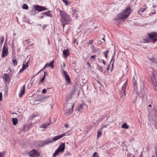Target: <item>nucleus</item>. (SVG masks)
<instances>
[{"mask_svg": "<svg viewBox=\"0 0 157 157\" xmlns=\"http://www.w3.org/2000/svg\"><path fill=\"white\" fill-rule=\"evenodd\" d=\"M87 64L89 67H91L90 63L89 62H87Z\"/></svg>", "mask_w": 157, "mask_h": 157, "instance_id": "49", "label": "nucleus"}, {"mask_svg": "<svg viewBox=\"0 0 157 157\" xmlns=\"http://www.w3.org/2000/svg\"><path fill=\"white\" fill-rule=\"evenodd\" d=\"M42 92L43 93H45L46 92V90L45 89H43L42 90Z\"/></svg>", "mask_w": 157, "mask_h": 157, "instance_id": "46", "label": "nucleus"}, {"mask_svg": "<svg viewBox=\"0 0 157 157\" xmlns=\"http://www.w3.org/2000/svg\"><path fill=\"white\" fill-rule=\"evenodd\" d=\"M2 100V92L0 93V101Z\"/></svg>", "mask_w": 157, "mask_h": 157, "instance_id": "45", "label": "nucleus"}, {"mask_svg": "<svg viewBox=\"0 0 157 157\" xmlns=\"http://www.w3.org/2000/svg\"><path fill=\"white\" fill-rule=\"evenodd\" d=\"M28 62H26L25 64H23L22 66V67H23L24 69H25L27 67L29 66V65L28 64Z\"/></svg>", "mask_w": 157, "mask_h": 157, "instance_id": "29", "label": "nucleus"}, {"mask_svg": "<svg viewBox=\"0 0 157 157\" xmlns=\"http://www.w3.org/2000/svg\"><path fill=\"white\" fill-rule=\"evenodd\" d=\"M142 155V152H141V154L139 156V157H141Z\"/></svg>", "mask_w": 157, "mask_h": 157, "instance_id": "62", "label": "nucleus"}, {"mask_svg": "<svg viewBox=\"0 0 157 157\" xmlns=\"http://www.w3.org/2000/svg\"><path fill=\"white\" fill-rule=\"evenodd\" d=\"M69 154H70V153H67L66 154H65V155H66V156H68V155H69Z\"/></svg>", "mask_w": 157, "mask_h": 157, "instance_id": "61", "label": "nucleus"}, {"mask_svg": "<svg viewBox=\"0 0 157 157\" xmlns=\"http://www.w3.org/2000/svg\"><path fill=\"white\" fill-rule=\"evenodd\" d=\"M86 106V105L84 103L79 104L77 105L76 110L78 112V113L79 114L81 113L83 110V108Z\"/></svg>", "mask_w": 157, "mask_h": 157, "instance_id": "7", "label": "nucleus"}, {"mask_svg": "<svg viewBox=\"0 0 157 157\" xmlns=\"http://www.w3.org/2000/svg\"><path fill=\"white\" fill-rule=\"evenodd\" d=\"M121 127L122 128L125 129H128L129 128L128 125L126 123H123Z\"/></svg>", "mask_w": 157, "mask_h": 157, "instance_id": "24", "label": "nucleus"}, {"mask_svg": "<svg viewBox=\"0 0 157 157\" xmlns=\"http://www.w3.org/2000/svg\"><path fill=\"white\" fill-rule=\"evenodd\" d=\"M41 14L44 15V14L46 15V16L50 17L51 15V11H47L46 12H45L44 13H41Z\"/></svg>", "mask_w": 157, "mask_h": 157, "instance_id": "22", "label": "nucleus"}, {"mask_svg": "<svg viewBox=\"0 0 157 157\" xmlns=\"http://www.w3.org/2000/svg\"><path fill=\"white\" fill-rule=\"evenodd\" d=\"M73 17H74L76 18H77L78 16V13H77V12H75L73 14Z\"/></svg>", "mask_w": 157, "mask_h": 157, "instance_id": "31", "label": "nucleus"}, {"mask_svg": "<svg viewBox=\"0 0 157 157\" xmlns=\"http://www.w3.org/2000/svg\"><path fill=\"white\" fill-rule=\"evenodd\" d=\"M52 143V141L49 138L47 139L46 140L43 141H41L40 142V145L41 146H43L45 145L48 144L50 143Z\"/></svg>", "mask_w": 157, "mask_h": 157, "instance_id": "12", "label": "nucleus"}, {"mask_svg": "<svg viewBox=\"0 0 157 157\" xmlns=\"http://www.w3.org/2000/svg\"><path fill=\"white\" fill-rule=\"evenodd\" d=\"M28 6L26 4H24L22 6V8L23 9L27 10L28 9Z\"/></svg>", "mask_w": 157, "mask_h": 157, "instance_id": "27", "label": "nucleus"}, {"mask_svg": "<svg viewBox=\"0 0 157 157\" xmlns=\"http://www.w3.org/2000/svg\"><path fill=\"white\" fill-rule=\"evenodd\" d=\"M93 40H89V42L87 43L88 44H90L91 45H93Z\"/></svg>", "mask_w": 157, "mask_h": 157, "instance_id": "39", "label": "nucleus"}, {"mask_svg": "<svg viewBox=\"0 0 157 157\" xmlns=\"http://www.w3.org/2000/svg\"><path fill=\"white\" fill-rule=\"evenodd\" d=\"M115 53H114V54L112 56V58L111 59V60L113 61V63L115 61L114 57V55H115Z\"/></svg>", "mask_w": 157, "mask_h": 157, "instance_id": "37", "label": "nucleus"}, {"mask_svg": "<svg viewBox=\"0 0 157 157\" xmlns=\"http://www.w3.org/2000/svg\"><path fill=\"white\" fill-rule=\"evenodd\" d=\"M152 76L154 78L155 76V74H154L153 73H152Z\"/></svg>", "mask_w": 157, "mask_h": 157, "instance_id": "58", "label": "nucleus"}, {"mask_svg": "<svg viewBox=\"0 0 157 157\" xmlns=\"http://www.w3.org/2000/svg\"><path fill=\"white\" fill-rule=\"evenodd\" d=\"M50 125V123H46L44 124H43L40 127V128H47V127Z\"/></svg>", "mask_w": 157, "mask_h": 157, "instance_id": "26", "label": "nucleus"}, {"mask_svg": "<svg viewBox=\"0 0 157 157\" xmlns=\"http://www.w3.org/2000/svg\"><path fill=\"white\" fill-rule=\"evenodd\" d=\"M25 86L24 85L21 88V90L20 94H19V97H21L25 93Z\"/></svg>", "mask_w": 157, "mask_h": 157, "instance_id": "14", "label": "nucleus"}, {"mask_svg": "<svg viewBox=\"0 0 157 157\" xmlns=\"http://www.w3.org/2000/svg\"><path fill=\"white\" fill-rule=\"evenodd\" d=\"M102 131V128H100L98 130L97 133V138H99L101 135Z\"/></svg>", "mask_w": 157, "mask_h": 157, "instance_id": "18", "label": "nucleus"}, {"mask_svg": "<svg viewBox=\"0 0 157 157\" xmlns=\"http://www.w3.org/2000/svg\"><path fill=\"white\" fill-rule=\"evenodd\" d=\"M63 67H65V63H64V62L63 63Z\"/></svg>", "mask_w": 157, "mask_h": 157, "instance_id": "56", "label": "nucleus"}, {"mask_svg": "<svg viewBox=\"0 0 157 157\" xmlns=\"http://www.w3.org/2000/svg\"><path fill=\"white\" fill-rule=\"evenodd\" d=\"M4 37L3 36H2L1 37V43H0L1 45H2V43L4 41Z\"/></svg>", "mask_w": 157, "mask_h": 157, "instance_id": "34", "label": "nucleus"}, {"mask_svg": "<svg viewBox=\"0 0 157 157\" xmlns=\"http://www.w3.org/2000/svg\"><path fill=\"white\" fill-rule=\"evenodd\" d=\"M59 10L61 17V24H62L63 28H64L65 25L70 21V18L65 11L59 9Z\"/></svg>", "mask_w": 157, "mask_h": 157, "instance_id": "1", "label": "nucleus"}, {"mask_svg": "<svg viewBox=\"0 0 157 157\" xmlns=\"http://www.w3.org/2000/svg\"><path fill=\"white\" fill-rule=\"evenodd\" d=\"M127 84V80L125 83L124 84V85H126Z\"/></svg>", "mask_w": 157, "mask_h": 157, "instance_id": "57", "label": "nucleus"}, {"mask_svg": "<svg viewBox=\"0 0 157 157\" xmlns=\"http://www.w3.org/2000/svg\"><path fill=\"white\" fill-rule=\"evenodd\" d=\"M107 126H108V125L107 124L103 125H102L101 127V128H102V129L103 128H106L107 127Z\"/></svg>", "mask_w": 157, "mask_h": 157, "instance_id": "44", "label": "nucleus"}, {"mask_svg": "<svg viewBox=\"0 0 157 157\" xmlns=\"http://www.w3.org/2000/svg\"><path fill=\"white\" fill-rule=\"evenodd\" d=\"M13 42H14V40H13V43L11 45L12 47V48H13L14 47V45L13 44Z\"/></svg>", "mask_w": 157, "mask_h": 157, "instance_id": "52", "label": "nucleus"}, {"mask_svg": "<svg viewBox=\"0 0 157 157\" xmlns=\"http://www.w3.org/2000/svg\"><path fill=\"white\" fill-rule=\"evenodd\" d=\"M132 82L133 86H134V87L135 89L136 90L137 89V83L136 82V79L135 78V76H134L133 79H132Z\"/></svg>", "mask_w": 157, "mask_h": 157, "instance_id": "17", "label": "nucleus"}, {"mask_svg": "<svg viewBox=\"0 0 157 157\" xmlns=\"http://www.w3.org/2000/svg\"><path fill=\"white\" fill-rule=\"evenodd\" d=\"M149 38L151 40L153 41L154 43L155 42L157 41V33L155 32H154L148 34Z\"/></svg>", "mask_w": 157, "mask_h": 157, "instance_id": "4", "label": "nucleus"}, {"mask_svg": "<svg viewBox=\"0 0 157 157\" xmlns=\"http://www.w3.org/2000/svg\"><path fill=\"white\" fill-rule=\"evenodd\" d=\"M12 62L13 64H14V66H15L17 65V62L16 59H14L12 60Z\"/></svg>", "mask_w": 157, "mask_h": 157, "instance_id": "30", "label": "nucleus"}, {"mask_svg": "<svg viewBox=\"0 0 157 157\" xmlns=\"http://www.w3.org/2000/svg\"><path fill=\"white\" fill-rule=\"evenodd\" d=\"M101 60H102V63H103V64L104 65H105L106 64V63L105 62V61L104 60H103V59H101Z\"/></svg>", "mask_w": 157, "mask_h": 157, "instance_id": "51", "label": "nucleus"}, {"mask_svg": "<svg viewBox=\"0 0 157 157\" xmlns=\"http://www.w3.org/2000/svg\"><path fill=\"white\" fill-rule=\"evenodd\" d=\"M65 149V143H63L60 144L58 148L55 151L54 153L53 154V157H56V156L60 153H63L64 152Z\"/></svg>", "mask_w": 157, "mask_h": 157, "instance_id": "3", "label": "nucleus"}, {"mask_svg": "<svg viewBox=\"0 0 157 157\" xmlns=\"http://www.w3.org/2000/svg\"><path fill=\"white\" fill-rule=\"evenodd\" d=\"M110 67V64H109L108 65V67L107 68V70L109 71V70Z\"/></svg>", "mask_w": 157, "mask_h": 157, "instance_id": "53", "label": "nucleus"}, {"mask_svg": "<svg viewBox=\"0 0 157 157\" xmlns=\"http://www.w3.org/2000/svg\"><path fill=\"white\" fill-rule=\"evenodd\" d=\"M3 79L5 83L9 84L11 80L10 75L9 74L5 73L3 75Z\"/></svg>", "mask_w": 157, "mask_h": 157, "instance_id": "8", "label": "nucleus"}, {"mask_svg": "<svg viewBox=\"0 0 157 157\" xmlns=\"http://www.w3.org/2000/svg\"><path fill=\"white\" fill-rule=\"evenodd\" d=\"M109 52V50H106V51L104 52H103V53L106 59L108 57V56L107 55L108 54Z\"/></svg>", "mask_w": 157, "mask_h": 157, "instance_id": "25", "label": "nucleus"}, {"mask_svg": "<svg viewBox=\"0 0 157 157\" xmlns=\"http://www.w3.org/2000/svg\"><path fill=\"white\" fill-rule=\"evenodd\" d=\"M12 121H13V124L15 125L18 122V119L16 118H12Z\"/></svg>", "mask_w": 157, "mask_h": 157, "instance_id": "23", "label": "nucleus"}, {"mask_svg": "<svg viewBox=\"0 0 157 157\" xmlns=\"http://www.w3.org/2000/svg\"><path fill=\"white\" fill-rule=\"evenodd\" d=\"M30 157H38L40 155V153L36 150L33 149L29 153Z\"/></svg>", "mask_w": 157, "mask_h": 157, "instance_id": "6", "label": "nucleus"}, {"mask_svg": "<svg viewBox=\"0 0 157 157\" xmlns=\"http://www.w3.org/2000/svg\"><path fill=\"white\" fill-rule=\"evenodd\" d=\"M9 53L8 46L7 44H4L2 50V53L1 57L4 58L7 56Z\"/></svg>", "mask_w": 157, "mask_h": 157, "instance_id": "5", "label": "nucleus"}, {"mask_svg": "<svg viewBox=\"0 0 157 157\" xmlns=\"http://www.w3.org/2000/svg\"><path fill=\"white\" fill-rule=\"evenodd\" d=\"M149 59L152 62L157 65V61L154 58H150Z\"/></svg>", "mask_w": 157, "mask_h": 157, "instance_id": "28", "label": "nucleus"}, {"mask_svg": "<svg viewBox=\"0 0 157 157\" xmlns=\"http://www.w3.org/2000/svg\"><path fill=\"white\" fill-rule=\"evenodd\" d=\"M46 67H47V66H45V65L43 67V68L42 69H43V70H44Z\"/></svg>", "mask_w": 157, "mask_h": 157, "instance_id": "59", "label": "nucleus"}, {"mask_svg": "<svg viewBox=\"0 0 157 157\" xmlns=\"http://www.w3.org/2000/svg\"><path fill=\"white\" fill-rule=\"evenodd\" d=\"M65 127L67 128L68 127L69 125L67 124H66L65 125Z\"/></svg>", "mask_w": 157, "mask_h": 157, "instance_id": "54", "label": "nucleus"}, {"mask_svg": "<svg viewBox=\"0 0 157 157\" xmlns=\"http://www.w3.org/2000/svg\"><path fill=\"white\" fill-rule=\"evenodd\" d=\"M131 13L130 7L127 8L123 12L117 15L118 18L120 19H123L127 18Z\"/></svg>", "mask_w": 157, "mask_h": 157, "instance_id": "2", "label": "nucleus"}, {"mask_svg": "<svg viewBox=\"0 0 157 157\" xmlns=\"http://www.w3.org/2000/svg\"><path fill=\"white\" fill-rule=\"evenodd\" d=\"M42 70H43V69H41V70H40V71L39 72H38V73L36 74V75H37V74H39V73H40V72Z\"/></svg>", "mask_w": 157, "mask_h": 157, "instance_id": "55", "label": "nucleus"}, {"mask_svg": "<svg viewBox=\"0 0 157 157\" xmlns=\"http://www.w3.org/2000/svg\"><path fill=\"white\" fill-rule=\"evenodd\" d=\"M122 91V93H123L124 94V95H122L121 96V97L122 98L123 96H125L126 95V93L125 91Z\"/></svg>", "mask_w": 157, "mask_h": 157, "instance_id": "42", "label": "nucleus"}, {"mask_svg": "<svg viewBox=\"0 0 157 157\" xmlns=\"http://www.w3.org/2000/svg\"><path fill=\"white\" fill-rule=\"evenodd\" d=\"M62 137H63L62 136L61 134H60L54 136L52 139V142H53L54 141H56Z\"/></svg>", "mask_w": 157, "mask_h": 157, "instance_id": "15", "label": "nucleus"}, {"mask_svg": "<svg viewBox=\"0 0 157 157\" xmlns=\"http://www.w3.org/2000/svg\"><path fill=\"white\" fill-rule=\"evenodd\" d=\"M39 116L40 117H41L42 116V115H40V114H38L36 113H34L33 114H31L30 116V118L31 119H33L34 118Z\"/></svg>", "mask_w": 157, "mask_h": 157, "instance_id": "21", "label": "nucleus"}, {"mask_svg": "<svg viewBox=\"0 0 157 157\" xmlns=\"http://www.w3.org/2000/svg\"><path fill=\"white\" fill-rule=\"evenodd\" d=\"M71 109H67L66 111L65 112V114L66 115L69 116L72 113L73 108L74 106V104L73 103L71 104Z\"/></svg>", "mask_w": 157, "mask_h": 157, "instance_id": "11", "label": "nucleus"}, {"mask_svg": "<svg viewBox=\"0 0 157 157\" xmlns=\"http://www.w3.org/2000/svg\"><path fill=\"white\" fill-rule=\"evenodd\" d=\"M62 1L66 5H68V3L67 0H62Z\"/></svg>", "mask_w": 157, "mask_h": 157, "instance_id": "40", "label": "nucleus"}, {"mask_svg": "<svg viewBox=\"0 0 157 157\" xmlns=\"http://www.w3.org/2000/svg\"><path fill=\"white\" fill-rule=\"evenodd\" d=\"M5 155V152H0V157H4Z\"/></svg>", "mask_w": 157, "mask_h": 157, "instance_id": "36", "label": "nucleus"}, {"mask_svg": "<svg viewBox=\"0 0 157 157\" xmlns=\"http://www.w3.org/2000/svg\"><path fill=\"white\" fill-rule=\"evenodd\" d=\"M45 79V77H44V75L43 77L40 80V81L41 82H44Z\"/></svg>", "mask_w": 157, "mask_h": 157, "instance_id": "43", "label": "nucleus"}, {"mask_svg": "<svg viewBox=\"0 0 157 157\" xmlns=\"http://www.w3.org/2000/svg\"><path fill=\"white\" fill-rule=\"evenodd\" d=\"M30 40L29 39H27L24 42V43H25V44H27L28 42L29 43H30V42L29 41Z\"/></svg>", "mask_w": 157, "mask_h": 157, "instance_id": "41", "label": "nucleus"}, {"mask_svg": "<svg viewBox=\"0 0 157 157\" xmlns=\"http://www.w3.org/2000/svg\"><path fill=\"white\" fill-rule=\"evenodd\" d=\"M46 67H47V66H45V65L43 67V68L42 69H43V70H44Z\"/></svg>", "mask_w": 157, "mask_h": 157, "instance_id": "60", "label": "nucleus"}, {"mask_svg": "<svg viewBox=\"0 0 157 157\" xmlns=\"http://www.w3.org/2000/svg\"><path fill=\"white\" fill-rule=\"evenodd\" d=\"M54 60L52 61L49 63H46L45 64V66H47V67H50L52 68H54Z\"/></svg>", "mask_w": 157, "mask_h": 157, "instance_id": "16", "label": "nucleus"}, {"mask_svg": "<svg viewBox=\"0 0 157 157\" xmlns=\"http://www.w3.org/2000/svg\"><path fill=\"white\" fill-rule=\"evenodd\" d=\"M126 85H123L122 87L121 91H126Z\"/></svg>", "mask_w": 157, "mask_h": 157, "instance_id": "32", "label": "nucleus"}, {"mask_svg": "<svg viewBox=\"0 0 157 157\" xmlns=\"http://www.w3.org/2000/svg\"><path fill=\"white\" fill-rule=\"evenodd\" d=\"M146 8H140L139 9L140 11L141 12H144L146 10Z\"/></svg>", "mask_w": 157, "mask_h": 157, "instance_id": "35", "label": "nucleus"}, {"mask_svg": "<svg viewBox=\"0 0 157 157\" xmlns=\"http://www.w3.org/2000/svg\"><path fill=\"white\" fill-rule=\"evenodd\" d=\"M97 82L100 85H101V82H100L99 81H97Z\"/></svg>", "mask_w": 157, "mask_h": 157, "instance_id": "63", "label": "nucleus"}, {"mask_svg": "<svg viewBox=\"0 0 157 157\" xmlns=\"http://www.w3.org/2000/svg\"><path fill=\"white\" fill-rule=\"evenodd\" d=\"M143 42L144 43H148L149 42V40L148 39H144L143 40Z\"/></svg>", "mask_w": 157, "mask_h": 157, "instance_id": "38", "label": "nucleus"}, {"mask_svg": "<svg viewBox=\"0 0 157 157\" xmlns=\"http://www.w3.org/2000/svg\"><path fill=\"white\" fill-rule=\"evenodd\" d=\"M46 25H44L43 26V27H42V29H43V30H45V27H46Z\"/></svg>", "mask_w": 157, "mask_h": 157, "instance_id": "50", "label": "nucleus"}, {"mask_svg": "<svg viewBox=\"0 0 157 157\" xmlns=\"http://www.w3.org/2000/svg\"><path fill=\"white\" fill-rule=\"evenodd\" d=\"M97 65V66L96 67V69L99 71H101V72H103V68L102 67L99 66L98 64L96 63Z\"/></svg>", "mask_w": 157, "mask_h": 157, "instance_id": "20", "label": "nucleus"}, {"mask_svg": "<svg viewBox=\"0 0 157 157\" xmlns=\"http://www.w3.org/2000/svg\"><path fill=\"white\" fill-rule=\"evenodd\" d=\"M71 132L70 131H68L67 132H65L61 134L62 137H63L65 136H68L70 135L71 134Z\"/></svg>", "mask_w": 157, "mask_h": 157, "instance_id": "19", "label": "nucleus"}, {"mask_svg": "<svg viewBox=\"0 0 157 157\" xmlns=\"http://www.w3.org/2000/svg\"><path fill=\"white\" fill-rule=\"evenodd\" d=\"M91 58L95 59L96 58V56L95 55L92 56H91Z\"/></svg>", "mask_w": 157, "mask_h": 157, "instance_id": "48", "label": "nucleus"}, {"mask_svg": "<svg viewBox=\"0 0 157 157\" xmlns=\"http://www.w3.org/2000/svg\"><path fill=\"white\" fill-rule=\"evenodd\" d=\"M35 11H37L39 12H41L43 11L47 10L48 9L45 7L39 5L34 6Z\"/></svg>", "mask_w": 157, "mask_h": 157, "instance_id": "10", "label": "nucleus"}, {"mask_svg": "<svg viewBox=\"0 0 157 157\" xmlns=\"http://www.w3.org/2000/svg\"><path fill=\"white\" fill-rule=\"evenodd\" d=\"M62 70L63 71L62 75L64 76V78H65L66 82H67L68 84H70L71 82L70 78L69 75H68L67 73L63 69H62Z\"/></svg>", "mask_w": 157, "mask_h": 157, "instance_id": "9", "label": "nucleus"}, {"mask_svg": "<svg viewBox=\"0 0 157 157\" xmlns=\"http://www.w3.org/2000/svg\"><path fill=\"white\" fill-rule=\"evenodd\" d=\"M63 57L66 58L69 55V50L68 49H64L63 51Z\"/></svg>", "mask_w": 157, "mask_h": 157, "instance_id": "13", "label": "nucleus"}, {"mask_svg": "<svg viewBox=\"0 0 157 157\" xmlns=\"http://www.w3.org/2000/svg\"><path fill=\"white\" fill-rule=\"evenodd\" d=\"M76 39H75L74 40V44H75V42H76Z\"/></svg>", "mask_w": 157, "mask_h": 157, "instance_id": "64", "label": "nucleus"}, {"mask_svg": "<svg viewBox=\"0 0 157 157\" xmlns=\"http://www.w3.org/2000/svg\"><path fill=\"white\" fill-rule=\"evenodd\" d=\"M24 70H25V69H24V68H23V67H22V68L19 71V73H21V72H22V71H23Z\"/></svg>", "mask_w": 157, "mask_h": 157, "instance_id": "47", "label": "nucleus"}, {"mask_svg": "<svg viewBox=\"0 0 157 157\" xmlns=\"http://www.w3.org/2000/svg\"><path fill=\"white\" fill-rule=\"evenodd\" d=\"M93 157H99V156L97 152H94L93 155Z\"/></svg>", "mask_w": 157, "mask_h": 157, "instance_id": "33", "label": "nucleus"}]
</instances>
